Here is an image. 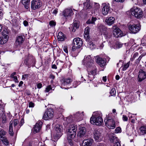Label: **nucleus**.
<instances>
[{
	"label": "nucleus",
	"instance_id": "nucleus-1",
	"mask_svg": "<svg viewBox=\"0 0 146 146\" xmlns=\"http://www.w3.org/2000/svg\"><path fill=\"white\" fill-rule=\"evenodd\" d=\"M93 62V59L90 55L85 56L82 62L83 64L87 68L88 77L90 81L94 78V76L97 74V69Z\"/></svg>",
	"mask_w": 146,
	"mask_h": 146
},
{
	"label": "nucleus",
	"instance_id": "nucleus-2",
	"mask_svg": "<svg viewBox=\"0 0 146 146\" xmlns=\"http://www.w3.org/2000/svg\"><path fill=\"white\" fill-rule=\"evenodd\" d=\"M93 114L90 119V123L94 125H100L103 122L102 114L100 111H97Z\"/></svg>",
	"mask_w": 146,
	"mask_h": 146
},
{
	"label": "nucleus",
	"instance_id": "nucleus-3",
	"mask_svg": "<svg viewBox=\"0 0 146 146\" xmlns=\"http://www.w3.org/2000/svg\"><path fill=\"white\" fill-rule=\"evenodd\" d=\"M113 114L111 113L108 115V116L104 119L106 125L110 129H113L115 127V121L117 120L115 117H111V115H113Z\"/></svg>",
	"mask_w": 146,
	"mask_h": 146
},
{
	"label": "nucleus",
	"instance_id": "nucleus-4",
	"mask_svg": "<svg viewBox=\"0 0 146 146\" xmlns=\"http://www.w3.org/2000/svg\"><path fill=\"white\" fill-rule=\"evenodd\" d=\"M90 29L89 27H87L85 29L84 37L86 40L88 42L87 46L91 49L93 50L96 48L95 45L90 40L89 32Z\"/></svg>",
	"mask_w": 146,
	"mask_h": 146
},
{
	"label": "nucleus",
	"instance_id": "nucleus-5",
	"mask_svg": "<svg viewBox=\"0 0 146 146\" xmlns=\"http://www.w3.org/2000/svg\"><path fill=\"white\" fill-rule=\"evenodd\" d=\"M77 131L76 127L74 125H71L67 127L66 129L67 136L68 138H74L76 135Z\"/></svg>",
	"mask_w": 146,
	"mask_h": 146
},
{
	"label": "nucleus",
	"instance_id": "nucleus-6",
	"mask_svg": "<svg viewBox=\"0 0 146 146\" xmlns=\"http://www.w3.org/2000/svg\"><path fill=\"white\" fill-rule=\"evenodd\" d=\"M130 11L131 15L137 18H141L142 16L143 11L140 8L134 7L131 9Z\"/></svg>",
	"mask_w": 146,
	"mask_h": 146
},
{
	"label": "nucleus",
	"instance_id": "nucleus-7",
	"mask_svg": "<svg viewBox=\"0 0 146 146\" xmlns=\"http://www.w3.org/2000/svg\"><path fill=\"white\" fill-rule=\"evenodd\" d=\"M54 137L56 139H58L62 135L61 132L62 131V126L58 124H56L54 126Z\"/></svg>",
	"mask_w": 146,
	"mask_h": 146
},
{
	"label": "nucleus",
	"instance_id": "nucleus-8",
	"mask_svg": "<svg viewBox=\"0 0 146 146\" xmlns=\"http://www.w3.org/2000/svg\"><path fill=\"white\" fill-rule=\"evenodd\" d=\"M54 112L53 110L50 108L46 111L43 116V119L45 120H47L52 118L53 116Z\"/></svg>",
	"mask_w": 146,
	"mask_h": 146
},
{
	"label": "nucleus",
	"instance_id": "nucleus-9",
	"mask_svg": "<svg viewBox=\"0 0 146 146\" xmlns=\"http://www.w3.org/2000/svg\"><path fill=\"white\" fill-rule=\"evenodd\" d=\"M98 29L101 32L102 34L104 35L106 38H108L111 37V34L107 31L106 28L103 25H100L98 27Z\"/></svg>",
	"mask_w": 146,
	"mask_h": 146
},
{
	"label": "nucleus",
	"instance_id": "nucleus-10",
	"mask_svg": "<svg viewBox=\"0 0 146 146\" xmlns=\"http://www.w3.org/2000/svg\"><path fill=\"white\" fill-rule=\"evenodd\" d=\"M129 29L130 33L135 34L140 31L141 28L139 24L130 25L129 26Z\"/></svg>",
	"mask_w": 146,
	"mask_h": 146
},
{
	"label": "nucleus",
	"instance_id": "nucleus-11",
	"mask_svg": "<svg viewBox=\"0 0 146 146\" xmlns=\"http://www.w3.org/2000/svg\"><path fill=\"white\" fill-rule=\"evenodd\" d=\"M74 13L71 9H66L62 12V14L66 19H70Z\"/></svg>",
	"mask_w": 146,
	"mask_h": 146
},
{
	"label": "nucleus",
	"instance_id": "nucleus-12",
	"mask_svg": "<svg viewBox=\"0 0 146 146\" xmlns=\"http://www.w3.org/2000/svg\"><path fill=\"white\" fill-rule=\"evenodd\" d=\"M5 105L0 104V121L3 123L6 122V118L4 113V108Z\"/></svg>",
	"mask_w": 146,
	"mask_h": 146
},
{
	"label": "nucleus",
	"instance_id": "nucleus-13",
	"mask_svg": "<svg viewBox=\"0 0 146 146\" xmlns=\"http://www.w3.org/2000/svg\"><path fill=\"white\" fill-rule=\"evenodd\" d=\"M41 6L40 0H33L31 2V8L33 9L39 8Z\"/></svg>",
	"mask_w": 146,
	"mask_h": 146
},
{
	"label": "nucleus",
	"instance_id": "nucleus-14",
	"mask_svg": "<svg viewBox=\"0 0 146 146\" xmlns=\"http://www.w3.org/2000/svg\"><path fill=\"white\" fill-rule=\"evenodd\" d=\"M8 38L7 32L5 31H3L2 36L0 37V44H2L6 43L8 41Z\"/></svg>",
	"mask_w": 146,
	"mask_h": 146
},
{
	"label": "nucleus",
	"instance_id": "nucleus-15",
	"mask_svg": "<svg viewBox=\"0 0 146 146\" xmlns=\"http://www.w3.org/2000/svg\"><path fill=\"white\" fill-rule=\"evenodd\" d=\"M112 29L113 30V34L115 37L117 38L122 36V31L119 28H117V26H113Z\"/></svg>",
	"mask_w": 146,
	"mask_h": 146
},
{
	"label": "nucleus",
	"instance_id": "nucleus-16",
	"mask_svg": "<svg viewBox=\"0 0 146 146\" xmlns=\"http://www.w3.org/2000/svg\"><path fill=\"white\" fill-rule=\"evenodd\" d=\"M96 62L101 67H104L106 65V60L105 58H102L98 56H96Z\"/></svg>",
	"mask_w": 146,
	"mask_h": 146
},
{
	"label": "nucleus",
	"instance_id": "nucleus-17",
	"mask_svg": "<svg viewBox=\"0 0 146 146\" xmlns=\"http://www.w3.org/2000/svg\"><path fill=\"white\" fill-rule=\"evenodd\" d=\"M83 113V112H82L80 113V112L78 111L74 114L73 117L74 118V121H75L78 122L82 120L84 115Z\"/></svg>",
	"mask_w": 146,
	"mask_h": 146
},
{
	"label": "nucleus",
	"instance_id": "nucleus-18",
	"mask_svg": "<svg viewBox=\"0 0 146 146\" xmlns=\"http://www.w3.org/2000/svg\"><path fill=\"white\" fill-rule=\"evenodd\" d=\"M72 80L70 78H64L62 79L61 80V83L62 85V88H64L65 89H67L68 88V87H67L66 88H63L62 86H67L71 82H72Z\"/></svg>",
	"mask_w": 146,
	"mask_h": 146
},
{
	"label": "nucleus",
	"instance_id": "nucleus-19",
	"mask_svg": "<svg viewBox=\"0 0 146 146\" xmlns=\"http://www.w3.org/2000/svg\"><path fill=\"white\" fill-rule=\"evenodd\" d=\"M42 123L41 121H38L36 124L33 129V131L34 133H36L38 132L41 129Z\"/></svg>",
	"mask_w": 146,
	"mask_h": 146
},
{
	"label": "nucleus",
	"instance_id": "nucleus-20",
	"mask_svg": "<svg viewBox=\"0 0 146 146\" xmlns=\"http://www.w3.org/2000/svg\"><path fill=\"white\" fill-rule=\"evenodd\" d=\"M73 44L76 45L77 48H80L82 45L83 42L81 39L79 37L75 38L73 40Z\"/></svg>",
	"mask_w": 146,
	"mask_h": 146
},
{
	"label": "nucleus",
	"instance_id": "nucleus-21",
	"mask_svg": "<svg viewBox=\"0 0 146 146\" xmlns=\"http://www.w3.org/2000/svg\"><path fill=\"white\" fill-rule=\"evenodd\" d=\"M146 78V74L145 72L142 70H140L139 72L138 77V80L139 82H141Z\"/></svg>",
	"mask_w": 146,
	"mask_h": 146
},
{
	"label": "nucleus",
	"instance_id": "nucleus-22",
	"mask_svg": "<svg viewBox=\"0 0 146 146\" xmlns=\"http://www.w3.org/2000/svg\"><path fill=\"white\" fill-rule=\"evenodd\" d=\"M10 125L12 127L13 125L16 131L18 130L20 128L19 125V121L17 119H14L13 121H11L10 123Z\"/></svg>",
	"mask_w": 146,
	"mask_h": 146
},
{
	"label": "nucleus",
	"instance_id": "nucleus-23",
	"mask_svg": "<svg viewBox=\"0 0 146 146\" xmlns=\"http://www.w3.org/2000/svg\"><path fill=\"white\" fill-rule=\"evenodd\" d=\"M94 135V138L96 141L97 142L101 141L102 137V135L101 133H100L98 130H95Z\"/></svg>",
	"mask_w": 146,
	"mask_h": 146
},
{
	"label": "nucleus",
	"instance_id": "nucleus-24",
	"mask_svg": "<svg viewBox=\"0 0 146 146\" xmlns=\"http://www.w3.org/2000/svg\"><path fill=\"white\" fill-rule=\"evenodd\" d=\"M93 142V139L91 138L85 139L83 141L82 146H91Z\"/></svg>",
	"mask_w": 146,
	"mask_h": 146
},
{
	"label": "nucleus",
	"instance_id": "nucleus-25",
	"mask_svg": "<svg viewBox=\"0 0 146 146\" xmlns=\"http://www.w3.org/2000/svg\"><path fill=\"white\" fill-rule=\"evenodd\" d=\"M86 133V129L84 127L80 126L79 131L78 134V136L82 137L84 136Z\"/></svg>",
	"mask_w": 146,
	"mask_h": 146
},
{
	"label": "nucleus",
	"instance_id": "nucleus-26",
	"mask_svg": "<svg viewBox=\"0 0 146 146\" xmlns=\"http://www.w3.org/2000/svg\"><path fill=\"white\" fill-rule=\"evenodd\" d=\"M115 21V18L112 17H107L106 18L105 22L108 25H111L113 24Z\"/></svg>",
	"mask_w": 146,
	"mask_h": 146
},
{
	"label": "nucleus",
	"instance_id": "nucleus-27",
	"mask_svg": "<svg viewBox=\"0 0 146 146\" xmlns=\"http://www.w3.org/2000/svg\"><path fill=\"white\" fill-rule=\"evenodd\" d=\"M84 8L86 9H90L92 7V3L90 0H86L84 3Z\"/></svg>",
	"mask_w": 146,
	"mask_h": 146
},
{
	"label": "nucleus",
	"instance_id": "nucleus-28",
	"mask_svg": "<svg viewBox=\"0 0 146 146\" xmlns=\"http://www.w3.org/2000/svg\"><path fill=\"white\" fill-rule=\"evenodd\" d=\"M25 40L24 37V36L20 35L17 37L16 41V43L18 45H20Z\"/></svg>",
	"mask_w": 146,
	"mask_h": 146
},
{
	"label": "nucleus",
	"instance_id": "nucleus-29",
	"mask_svg": "<svg viewBox=\"0 0 146 146\" xmlns=\"http://www.w3.org/2000/svg\"><path fill=\"white\" fill-rule=\"evenodd\" d=\"M110 9V7L108 5H107L106 4L105 5H104L102 9V14L104 15H107Z\"/></svg>",
	"mask_w": 146,
	"mask_h": 146
},
{
	"label": "nucleus",
	"instance_id": "nucleus-30",
	"mask_svg": "<svg viewBox=\"0 0 146 146\" xmlns=\"http://www.w3.org/2000/svg\"><path fill=\"white\" fill-rule=\"evenodd\" d=\"M79 25L78 22L75 20L74 22V23L71 27L72 31L73 32H74L76 29L78 28Z\"/></svg>",
	"mask_w": 146,
	"mask_h": 146
},
{
	"label": "nucleus",
	"instance_id": "nucleus-31",
	"mask_svg": "<svg viewBox=\"0 0 146 146\" xmlns=\"http://www.w3.org/2000/svg\"><path fill=\"white\" fill-rule=\"evenodd\" d=\"M57 38L58 41H63L64 40L65 37L62 32H60L58 33Z\"/></svg>",
	"mask_w": 146,
	"mask_h": 146
},
{
	"label": "nucleus",
	"instance_id": "nucleus-32",
	"mask_svg": "<svg viewBox=\"0 0 146 146\" xmlns=\"http://www.w3.org/2000/svg\"><path fill=\"white\" fill-rule=\"evenodd\" d=\"M139 133L140 135H144L146 133V127L145 126H142L140 128Z\"/></svg>",
	"mask_w": 146,
	"mask_h": 146
},
{
	"label": "nucleus",
	"instance_id": "nucleus-33",
	"mask_svg": "<svg viewBox=\"0 0 146 146\" xmlns=\"http://www.w3.org/2000/svg\"><path fill=\"white\" fill-rule=\"evenodd\" d=\"M64 120H66L68 123H70L74 121L73 116L72 115H70L67 117L64 118Z\"/></svg>",
	"mask_w": 146,
	"mask_h": 146
},
{
	"label": "nucleus",
	"instance_id": "nucleus-34",
	"mask_svg": "<svg viewBox=\"0 0 146 146\" xmlns=\"http://www.w3.org/2000/svg\"><path fill=\"white\" fill-rule=\"evenodd\" d=\"M97 20V18L96 17H92L91 19H89L87 22L88 24H95V21Z\"/></svg>",
	"mask_w": 146,
	"mask_h": 146
},
{
	"label": "nucleus",
	"instance_id": "nucleus-35",
	"mask_svg": "<svg viewBox=\"0 0 146 146\" xmlns=\"http://www.w3.org/2000/svg\"><path fill=\"white\" fill-rule=\"evenodd\" d=\"M0 139L5 145H8L9 144V142L5 137H1Z\"/></svg>",
	"mask_w": 146,
	"mask_h": 146
},
{
	"label": "nucleus",
	"instance_id": "nucleus-36",
	"mask_svg": "<svg viewBox=\"0 0 146 146\" xmlns=\"http://www.w3.org/2000/svg\"><path fill=\"white\" fill-rule=\"evenodd\" d=\"M29 0H22V3L24 5L26 9H28V5L29 3Z\"/></svg>",
	"mask_w": 146,
	"mask_h": 146
},
{
	"label": "nucleus",
	"instance_id": "nucleus-37",
	"mask_svg": "<svg viewBox=\"0 0 146 146\" xmlns=\"http://www.w3.org/2000/svg\"><path fill=\"white\" fill-rule=\"evenodd\" d=\"M123 44L120 42H117L115 43V44L114 45V48L115 49H117L121 47L122 46Z\"/></svg>",
	"mask_w": 146,
	"mask_h": 146
},
{
	"label": "nucleus",
	"instance_id": "nucleus-38",
	"mask_svg": "<svg viewBox=\"0 0 146 146\" xmlns=\"http://www.w3.org/2000/svg\"><path fill=\"white\" fill-rule=\"evenodd\" d=\"M51 90H54V89H52V87L51 86V85H49L47 86L44 92L46 93L48 92H49Z\"/></svg>",
	"mask_w": 146,
	"mask_h": 146
},
{
	"label": "nucleus",
	"instance_id": "nucleus-39",
	"mask_svg": "<svg viewBox=\"0 0 146 146\" xmlns=\"http://www.w3.org/2000/svg\"><path fill=\"white\" fill-rule=\"evenodd\" d=\"M130 64V62L129 61L127 63L124 64L123 67V68L122 70L123 71L125 70L129 66Z\"/></svg>",
	"mask_w": 146,
	"mask_h": 146
},
{
	"label": "nucleus",
	"instance_id": "nucleus-40",
	"mask_svg": "<svg viewBox=\"0 0 146 146\" xmlns=\"http://www.w3.org/2000/svg\"><path fill=\"white\" fill-rule=\"evenodd\" d=\"M110 94L111 96H114L115 95L116 90L115 88H113L111 89L110 92Z\"/></svg>",
	"mask_w": 146,
	"mask_h": 146
},
{
	"label": "nucleus",
	"instance_id": "nucleus-41",
	"mask_svg": "<svg viewBox=\"0 0 146 146\" xmlns=\"http://www.w3.org/2000/svg\"><path fill=\"white\" fill-rule=\"evenodd\" d=\"M9 133L10 135H13L14 132L13 131V127L9 125Z\"/></svg>",
	"mask_w": 146,
	"mask_h": 146
},
{
	"label": "nucleus",
	"instance_id": "nucleus-42",
	"mask_svg": "<svg viewBox=\"0 0 146 146\" xmlns=\"http://www.w3.org/2000/svg\"><path fill=\"white\" fill-rule=\"evenodd\" d=\"M110 141L111 142H114L117 141V138L116 137L113 136H111L110 138Z\"/></svg>",
	"mask_w": 146,
	"mask_h": 146
},
{
	"label": "nucleus",
	"instance_id": "nucleus-43",
	"mask_svg": "<svg viewBox=\"0 0 146 146\" xmlns=\"http://www.w3.org/2000/svg\"><path fill=\"white\" fill-rule=\"evenodd\" d=\"M67 139L68 141V142L69 143L70 145L71 146H72L73 145V142L72 140V139H73L74 138H68V137L67 136Z\"/></svg>",
	"mask_w": 146,
	"mask_h": 146
},
{
	"label": "nucleus",
	"instance_id": "nucleus-44",
	"mask_svg": "<svg viewBox=\"0 0 146 146\" xmlns=\"http://www.w3.org/2000/svg\"><path fill=\"white\" fill-rule=\"evenodd\" d=\"M80 83V82H78L77 81H74L73 83L72 86L74 88H76Z\"/></svg>",
	"mask_w": 146,
	"mask_h": 146
},
{
	"label": "nucleus",
	"instance_id": "nucleus-45",
	"mask_svg": "<svg viewBox=\"0 0 146 146\" xmlns=\"http://www.w3.org/2000/svg\"><path fill=\"white\" fill-rule=\"evenodd\" d=\"M29 57L27 56H25V60L24 61V63L27 65H28L29 64L28 60L29 59Z\"/></svg>",
	"mask_w": 146,
	"mask_h": 146
},
{
	"label": "nucleus",
	"instance_id": "nucleus-46",
	"mask_svg": "<svg viewBox=\"0 0 146 146\" xmlns=\"http://www.w3.org/2000/svg\"><path fill=\"white\" fill-rule=\"evenodd\" d=\"M121 132V129L119 127H118L115 129V132L116 133H120Z\"/></svg>",
	"mask_w": 146,
	"mask_h": 146
},
{
	"label": "nucleus",
	"instance_id": "nucleus-47",
	"mask_svg": "<svg viewBox=\"0 0 146 146\" xmlns=\"http://www.w3.org/2000/svg\"><path fill=\"white\" fill-rule=\"evenodd\" d=\"M57 110L59 112L62 113L64 111V109L62 106H60L59 108H57Z\"/></svg>",
	"mask_w": 146,
	"mask_h": 146
},
{
	"label": "nucleus",
	"instance_id": "nucleus-48",
	"mask_svg": "<svg viewBox=\"0 0 146 146\" xmlns=\"http://www.w3.org/2000/svg\"><path fill=\"white\" fill-rule=\"evenodd\" d=\"M56 24V23L53 21H50L49 22V25L52 27H54Z\"/></svg>",
	"mask_w": 146,
	"mask_h": 146
},
{
	"label": "nucleus",
	"instance_id": "nucleus-49",
	"mask_svg": "<svg viewBox=\"0 0 146 146\" xmlns=\"http://www.w3.org/2000/svg\"><path fill=\"white\" fill-rule=\"evenodd\" d=\"M29 76V75L28 74H24L22 75V79L23 80L27 79Z\"/></svg>",
	"mask_w": 146,
	"mask_h": 146
},
{
	"label": "nucleus",
	"instance_id": "nucleus-50",
	"mask_svg": "<svg viewBox=\"0 0 146 146\" xmlns=\"http://www.w3.org/2000/svg\"><path fill=\"white\" fill-rule=\"evenodd\" d=\"M77 48V47L76 46V45H74V44L73 43L72 44V51H75Z\"/></svg>",
	"mask_w": 146,
	"mask_h": 146
},
{
	"label": "nucleus",
	"instance_id": "nucleus-51",
	"mask_svg": "<svg viewBox=\"0 0 146 146\" xmlns=\"http://www.w3.org/2000/svg\"><path fill=\"white\" fill-rule=\"evenodd\" d=\"M24 122V120L23 119H21L20 123H19V125L20 128L23 125Z\"/></svg>",
	"mask_w": 146,
	"mask_h": 146
},
{
	"label": "nucleus",
	"instance_id": "nucleus-52",
	"mask_svg": "<svg viewBox=\"0 0 146 146\" xmlns=\"http://www.w3.org/2000/svg\"><path fill=\"white\" fill-rule=\"evenodd\" d=\"M123 120L124 121H127L128 120V118L127 116L125 115H123L122 117Z\"/></svg>",
	"mask_w": 146,
	"mask_h": 146
},
{
	"label": "nucleus",
	"instance_id": "nucleus-53",
	"mask_svg": "<svg viewBox=\"0 0 146 146\" xmlns=\"http://www.w3.org/2000/svg\"><path fill=\"white\" fill-rule=\"evenodd\" d=\"M63 49L64 51L66 53H68V48L67 46H64L63 48Z\"/></svg>",
	"mask_w": 146,
	"mask_h": 146
},
{
	"label": "nucleus",
	"instance_id": "nucleus-54",
	"mask_svg": "<svg viewBox=\"0 0 146 146\" xmlns=\"http://www.w3.org/2000/svg\"><path fill=\"white\" fill-rule=\"evenodd\" d=\"M94 6L96 9H98L100 8V5L98 3H95V5Z\"/></svg>",
	"mask_w": 146,
	"mask_h": 146
},
{
	"label": "nucleus",
	"instance_id": "nucleus-55",
	"mask_svg": "<svg viewBox=\"0 0 146 146\" xmlns=\"http://www.w3.org/2000/svg\"><path fill=\"white\" fill-rule=\"evenodd\" d=\"M29 107L30 108H33L34 106V104L32 102H30L29 104Z\"/></svg>",
	"mask_w": 146,
	"mask_h": 146
},
{
	"label": "nucleus",
	"instance_id": "nucleus-56",
	"mask_svg": "<svg viewBox=\"0 0 146 146\" xmlns=\"http://www.w3.org/2000/svg\"><path fill=\"white\" fill-rule=\"evenodd\" d=\"M114 146H121V145L119 142L117 141L115 142Z\"/></svg>",
	"mask_w": 146,
	"mask_h": 146
},
{
	"label": "nucleus",
	"instance_id": "nucleus-57",
	"mask_svg": "<svg viewBox=\"0 0 146 146\" xmlns=\"http://www.w3.org/2000/svg\"><path fill=\"white\" fill-rule=\"evenodd\" d=\"M23 23L25 27L27 26L28 25V23L26 21H23Z\"/></svg>",
	"mask_w": 146,
	"mask_h": 146
},
{
	"label": "nucleus",
	"instance_id": "nucleus-58",
	"mask_svg": "<svg viewBox=\"0 0 146 146\" xmlns=\"http://www.w3.org/2000/svg\"><path fill=\"white\" fill-rule=\"evenodd\" d=\"M58 9H55L52 12V13L55 15H56V14L57 13H58Z\"/></svg>",
	"mask_w": 146,
	"mask_h": 146
},
{
	"label": "nucleus",
	"instance_id": "nucleus-59",
	"mask_svg": "<svg viewBox=\"0 0 146 146\" xmlns=\"http://www.w3.org/2000/svg\"><path fill=\"white\" fill-rule=\"evenodd\" d=\"M37 88L39 89L41 88V87H42V84L40 83L38 84L37 85Z\"/></svg>",
	"mask_w": 146,
	"mask_h": 146
},
{
	"label": "nucleus",
	"instance_id": "nucleus-60",
	"mask_svg": "<svg viewBox=\"0 0 146 146\" xmlns=\"http://www.w3.org/2000/svg\"><path fill=\"white\" fill-rule=\"evenodd\" d=\"M138 53H135V54H134L133 57H132V59H134L137 56H138Z\"/></svg>",
	"mask_w": 146,
	"mask_h": 146
},
{
	"label": "nucleus",
	"instance_id": "nucleus-61",
	"mask_svg": "<svg viewBox=\"0 0 146 146\" xmlns=\"http://www.w3.org/2000/svg\"><path fill=\"white\" fill-rule=\"evenodd\" d=\"M13 78V80L16 82H18L17 78V76H14Z\"/></svg>",
	"mask_w": 146,
	"mask_h": 146
},
{
	"label": "nucleus",
	"instance_id": "nucleus-62",
	"mask_svg": "<svg viewBox=\"0 0 146 146\" xmlns=\"http://www.w3.org/2000/svg\"><path fill=\"white\" fill-rule=\"evenodd\" d=\"M3 13L2 12V10L0 9V19H2V18Z\"/></svg>",
	"mask_w": 146,
	"mask_h": 146
},
{
	"label": "nucleus",
	"instance_id": "nucleus-63",
	"mask_svg": "<svg viewBox=\"0 0 146 146\" xmlns=\"http://www.w3.org/2000/svg\"><path fill=\"white\" fill-rule=\"evenodd\" d=\"M141 56H139V58H138V59L136 60V62L137 63H138L141 59Z\"/></svg>",
	"mask_w": 146,
	"mask_h": 146
},
{
	"label": "nucleus",
	"instance_id": "nucleus-64",
	"mask_svg": "<svg viewBox=\"0 0 146 146\" xmlns=\"http://www.w3.org/2000/svg\"><path fill=\"white\" fill-rule=\"evenodd\" d=\"M50 78H51V79H52V80H54L55 78V76L53 74H51L50 75Z\"/></svg>",
	"mask_w": 146,
	"mask_h": 146
}]
</instances>
